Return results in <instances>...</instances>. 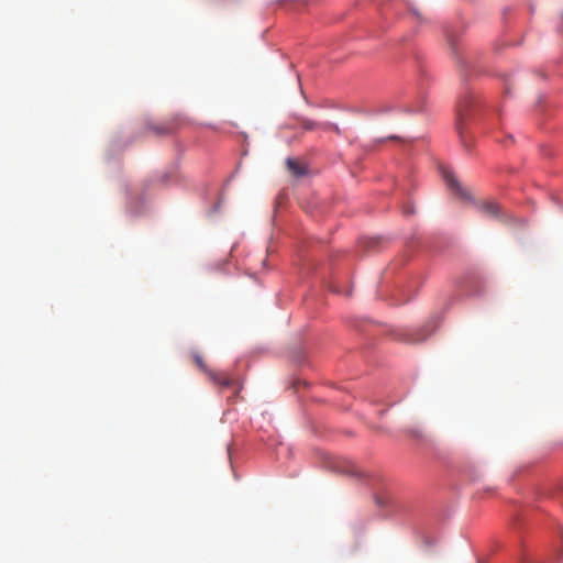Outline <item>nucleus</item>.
Segmentation results:
<instances>
[{
  "instance_id": "1",
  "label": "nucleus",
  "mask_w": 563,
  "mask_h": 563,
  "mask_svg": "<svg viewBox=\"0 0 563 563\" xmlns=\"http://www.w3.org/2000/svg\"><path fill=\"white\" fill-rule=\"evenodd\" d=\"M194 360L197 366L205 372L208 377L220 387H231L234 385V378L227 372H216L210 369L203 362L202 357L195 354Z\"/></svg>"
},
{
  "instance_id": "2",
  "label": "nucleus",
  "mask_w": 563,
  "mask_h": 563,
  "mask_svg": "<svg viewBox=\"0 0 563 563\" xmlns=\"http://www.w3.org/2000/svg\"><path fill=\"white\" fill-rule=\"evenodd\" d=\"M443 178L446 181V185L462 199L471 198L470 192L461 186V184L456 180L455 176L450 170H443Z\"/></svg>"
},
{
  "instance_id": "3",
  "label": "nucleus",
  "mask_w": 563,
  "mask_h": 563,
  "mask_svg": "<svg viewBox=\"0 0 563 563\" xmlns=\"http://www.w3.org/2000/svg\"><path fill=\"white\" fill-rule=\"evenodd\" d=\"M478 209L486 217L503 220L504 212L499 203H497L496 201H483L478 205Z\"/></svg>"
},
{
  "instance_id": "4",
  "label": "nucleus",
  "mask_w": 563,
  "mask_h": 563,
  "mask_svg": "<svg viewBox=\"0 0 563 563\" xmlns=\"http://www.w3.org/2000/svg\"><path fill=\"white\" fill-rule=\"evenodd\" d=\"M463 120H464V110L462 109V107H460V109H459V120H457V123H456V130H457V132L460 134V139H461L462 145L466 150H470L471 141L468 140V137L466 136V134L464 132Z\"/></svg>"
},
{
  "instance_id": "5",
  "label": "nucleus",
  "mask_w": 563,
  "mask_h": 563,
  "mask_svg": "<svg viewBox=\"0 0 563 563\" xmlns=\"http://www.w3.org/2000/svg\"><path fill=\"white\" fill-rule=\"evenodd\" d=\"M288 169L295 175V176H302L305 174L303 168L300 166L298 162H296L292 158H288L286 161Z\"/></svg>"
},
{
  "instance_id": "6",
  "label": "nucleus",
  "mask_w": 563,
  "mask_h": 563,
  "mask_svg": "<svg viewBox=\"0 0 563 563\" xmlns=\"http://www.w3.org/2000/svg\"><path fill=\"white\" fill-rule=\"evenodd\" d=\"M300 124H301L302 129H305L306 131H311L319 126V124L317 122L308 120V119H302Z\"/></svg>"
},
{
  "instance_id": "7",
  "label": "nucleus",
  "mask_w": 563,
  "mask_h": 563,
  "mask_svg": "<svg viewBox=\"0 0 563 563\" xmlns=\"http://www.w3.org/2000/svg\"><path fill=\"white\" fill-rule=\"evenodd\" d=\"M156 132L159 134H168L173 132V128L170 126H161L156 129Z\"/></svg>"
},
{
  "instance_id": "8",
  "label": "nucleus",
  "mask_w": 563,
  "mask_h": 563,
  "mask_svg": "<svg viewBox=\"0 0 563 563\" xmlns=\"http://www.w3.org/2000/svg\"><path fill=\"white\" fill-rule=\"evenodd\" d=\"M412 437H416V438H420L422 437V431L421 430H409L408 431Z\"/></svg>"
},
{
  "instance_id": "9",
  "label": "nucleus",
  "mask_w": 563,
  "mask_h": 563,
  "mask_svg": "<svg viewBox=\"0 0 563 563\" xmlns=\"http://www.w3.org/2000/svg\"><path fill=\"white\" fill-rule=\"evenodd\" d=\"M323 126H324V128H331V129H333L336 133H340V129H339L336 125H334V124L327 123V124H324Z\"/></svg>"
}]
</instances>
